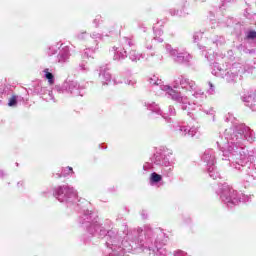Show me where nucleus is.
<instances>
[{"instance_id": "4", "label": "nucleus", "mask_w": 256, "mask_h": 256, "mask_svg": "<svg viewBox=\"0 0 256 256\" xmlns=\"http://www.w3.org/2000/svg\"><path fill=\"white\" fill-rule=\"evenodd\" d=\"M247 39H256V31L251 30L250 32H248Z\"/></svg>"}, {"instance_id": "1", "label": "nucleus", "mask_w": 256, "mask_h": 256, "mask_svg": "<svg viewBox=\"0 0 256 256\" xmlns=\"http://www.w3.org/2000/svg\"><path fill=\"white\" fill-rule=\"evenodd\" d=\"M45 77L48 79L49 85H54L55 83V76H53V73L49 72V69L44 70Z\"/></svg>"}, {"instance_id": "2", "label": "nucleus", "mask_w": 256, "mask_h": 256, "mask_svg": "<svg viewBox=\"0 0 256 256\" xmlns=\"http://www.w3.org/2000/svg\"><path fill=\"white\" fill-rule=\"evenodd\" d=\"M162 179L163 177L155 172L151 174V181L153 183H159V181H161Z\"/></svg>"}, {"instance_id": "3", "label": "nucleus", "mask_w": 256, "mask_h": 256, "mask_svg": "<svg viewBox=\"0 0 256 256\" xmlns=\"http://www.w3.org/2000/svg\"><path fill=\"white\" fill-rule=\"evenodd\" d=\"M9 107H14V105H17V96L13 95L8 102Z\"/></svg>"}, {"instance_id": "5", "label": "nucleus", "mask_w": 256, "mask_h": 256, "mask_svg": "<svg viewBox=\"0 0 256 256\" xmlns=\"http://www.w3.org/2000/svg\"><path fill=\"white\" fill-rule=\"evenodd\" d=\"M169 95H172L173 97H179V95H177V92L175 90H173V88H169L168 90Z\"/></svg>"}, {"instance_id": "6", "label": "nucleus", "mask_w": 256, "mask_h": 256, "mask_svg": "<svg viewBox=\"0 0 256 256\" xmlns=\"http://www.w3.org/2000/svg\"><path fill=\"white\" fill-rule=\"evenodd\" d=\"M68 169H69V171H71V173H74L72 167H68Z\"/></svg>"}]
</instances>
